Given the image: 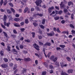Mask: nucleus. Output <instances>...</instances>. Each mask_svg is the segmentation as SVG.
Masks as SVG:
<instances>
[{
	"label": "nucleus",
	"mask_w": 75,
	"mask_h": 75,
	"mask_svg": "<svg viewBox=\"0 0 75 75\" xmlns=\"http://www.w3.org/2000/svg\"><path fill=\"white\" fill-rule=\"evenodd\" d=\"M50 59L52 61H53L54 62V64H55V65L56 66H57V67H59V62H56L57 60L58 59V58L56 57H54V56H52L50 57Z\"/></svg>",
	"instance_id": "obj_1"
},
{
	"label": "nucleus",
	"mask_w": 75,
	"mask_h": 75,
	"mask_svg": "<svg viewBox=\"0 0 75 75\" xmlns=\"http://www.w3.org/2000/svg\"><path fill=\"white\" fill-rule=\"evenodd\" d=\"M36 4L38 6H40V7H41V4L42 3V1L41 0H37L35 2Z\"/></svg>",
	"instance_id": "obj_2"
},
{
	"label": "nucleus",
	"mask_w": 75,
	"mask_h": 75,
	"mask_svg": "<svg viewBox=\"0 0 75 75\" xmlns=\"http://www.w3.org/2000/svg\"><path fill=\"white\" fill-rule=\"evenodd\" d=\"M33 46L37 50H38V51H39V50H40V49H39V46L37 45V44L35 43L33 45Z\"/></svg>",
	"instance_id": "obj_3"
},
{
	"label": "nucleus",
	"mask_w": 75,
	"mask_h": 75,
	"mask_svg": "<svg viewBox=\"0 0 75 75\" xmlns=\"http://www.w3.org/2000/svg\"><path fill=\"white\" fill-rule=\"evenodd\" d=\"M63 11L64 13H66V14L68 16H70V15H71V13H69L68 11V10H67V9H64Z\"/></svg>",
	"instance_id": "obj_4"
},
{
	"label": "nucleus",
	"mask_w": 75,
	"mask_h": 75,
	"mask_svg": "<svg viewBox=\"0 0 75 75\" xmlns=\"http://www.w3.org/2000/svg\"><path fill=\"white\" fill-rule=\"evenodd\" d=\"M37 16H38L40 17H42L43 16V14H42L39 13H37V14H35L34 13L33 14V17H36Z\"/></svg>",
	"instance_id": "obj_5"
},
{
	"label": "nucleus",
	"mask_w": 75,
	"mask_h": 75,
	"mask_svg": "<svg viewBox=\"0 0 75 75\" xmlns=\"http://www.w3.org/2000/svg\"><path fill=\"white\" fill-rule=\"evenodd\" d=\"M4 25L5 26L6 25L7 27H8L10 26V23L8 22L6 23V21L4 22Z\"/></svg>",
	"instance_id": "obj_6"
},
{
	"label": "nucleus",
	"mask_w": 75,
	"mask_h": 75,
	"mask_svg": "<svg viewBox=\"0 0 75 75\" xmlns=\"http://www.w3.org/2000/svg\"><path fill=\"white\" fill-rule=\"evenodd\" d=\"M28 10V8H25L24 10V12L25 13L27 12L28 13H30V11Z\"/></svg>",
	"instance_id": "obj_7"
},
{
	"label": "nucleus",
	"mask_w": 75,
	"mask_h": 75,
	"mask_svg": "<svg viewBox=\"0 0 75 75\" xmlns=\"http://www.w3.org/2000/svg\"><path fill=\"white\" fill-rule=\"evenodd\" d=\"M24 61H26V62H28V61H31V59L30 58H25L24 59Z\"/></svg>",
	"instance_id": "obj_8"
},
{
	"label": "nucleus",
	"mask_w": 75,
	"mask_h": 75,
	"mask_svg": "<svg viewBox=\"0 0 75 75\" xmlns=\"http://www.w3.org/2000/svg\"><path fill=\"white\" fill-rule=\"evenodd\" d=\"M60 7L62 8H64L65 7V5L63 4V2H62L61 4H60Z\"/></svg>",
	"instance_id": "obj_9"
},
{
	"label": "nucleus",
	"mask_w": 75,
	"mask_h": 75,
	"mask_svg": "<svg viewBox=\"0 0 75 75\" xmlns=\"http://www.w3.org/2000/svg\"><path fill=\"white\" fill-rule=\"evenodd\" d=\"M60 64L62 68H63L64 67H67V64H64L62 62H61Z\"/></svg>",
	"instance_id": "obj_10"
},
{
	"label": "nucleus",
	"mask_w": 75,
	"mask_h": 75,
	"mask_svg": "<svg viewBox=\"0 0 75 75\" xmlns=\"http://www.w3.org/2000/svg\"><path fill=\"white\" fill-rule=\"evenodd\" d=\"M47 35H48V36H53V35H54V33H47Z\"/></svg>",
	"instance_id": "obj_11"
},
{
	"label": "nucleus",
	"mask_w": 75,
	"mask_h": 75,
	"mask_svg": "<svg viewBox=\"0 0 75 75\" xmlns=\"http://www.w3.org/2000/svg\"><path fill=\"white\" fill-rule=\"evenodd\" d=\"M14 25L15 27H20V25L19 24L16 23H14Z\"/></svg>",
	"instance_id": "obj_12"
},
{
	"label": "nucleus",
	"mask_w": 75,
	"mask_h": 75,
	"mask_svg": "<svg viewBox=\"0 0 75 75\" xmlns=\"http://www.w3.org/2000/svg\"><path fill=\"white\" fill-rule=\"evenodd\" d=\"M45 45L47 46H50L51 45V44L50 42H47L45 43Z\"/></svg>",
	"instance_id": "obj_13"
},
{
	"label": "nucleus",
	"mask_w": 75,
	"mask_h": 75,
	"mask_svg": "<svg viewBox=\"0 0 75 75\" xmlns=\"http://www.w3.org/2000/svg\"><path fill=\"white\" fill-rule=\"evenodd\" d=\"M12 51H13V52L14 54H16V53H17V52H17V51L15 50V49H12ZM14 52H16V53H14Z\"/></svg>",
	"instance_id": "obj_14"
},
{
	"label": "nucleus",
	"mask_w": 75,
	"mask_h": 75,
	"mask_svg": "<svg viewBox=\"0 0 75 75\" xmlns=\"http://www.w3.org/2000/svg\"><path fill=\"white\" fill-rule=\"evenodd\" d=\"M1 66L2 68H6V67H7V65L4 64L1 65Z\"/></svg>",
	"instance_id": "obj_15"
},
{
	"label": "nucleus",
	"mask_w": 75,
	"mask_h": 75,
	"mask_svg": "<svg viewBox=\"0 0 75 75\" xmlns=\"http://www.w3.org/2000/svg\"><path fill=\"white\" fill-rule=\"evenodd\" d=\"M6 18H7V16L6 15H4V17L3 20L4 21H6Z\"/></svg>",
	"instance_id": "obj_16"
},
{
	"label": "nucleus",
	"mask_w": 75,
	"mask_h": 75,
	"mask_svg": "<svg viewBox=\"0 0 75 75\" xmlns=\"http://www.w3.org/2000/svg\"><path fill=\"white\" fill-rule=\"evenodd\" d=\"M72 72H73V70L71 69L67 71V72L69 73V74L70 73H72Z\"/></svg>",
	"instance_id": "obj_17"
},
{
	"label": "nucleus",
	"mask_w": 75,
	"mask_h": 75,
	"mask_svg": "<svg viewBox=\"0 0 75 75\" xmlns=\"http://www.w3.org/2000/svg\"><path fill=\"white\" fill-rule=\"evenodd\" d=\"M15 59L16 61H22V60H23V59H22L20 58H15Z\"/></svg>",
	"instance_id": "obj_18"
},
{
	"label": "nucleus",
	"mask_w": 75,
	"mask_h": 75,
	"mask_svg": "<svg viewBox=\"0 0 75 75\" xmlns=\"http://www.w3.org/2000/svg\"><path fill=\"white\" fill-rule=\"evenodd\" d=\"M47 74V72L45 71H43L41 75H46Z\"/></svg>",
	"instance_id": "obj_19"
},
{
	"label": "nucleus",
	"mask_w": 75,
	"mask_h": 75,
	"mask_svg": "<svg viewBox=\"0 0 75 75\" xmlns=\"http://www.w3.org/2000/svg\"><path fill=\"white\" fill-rule=\"evenodd\" d=\"M3 33L4 36H5V37H7V34L6 33V32H3Z\"/></svg>",
	"instance_id": "obj_20"
},
{
	"label": "nucleus",
	"mask_w": 75,
	"mask_h": 75,
	"mask_svg": "<svg viewBox=\"0 0 75 75\" xmlns=\"http://www.w3.org/2000/svg\"><path fill=\"white\" fill-rule=\"evenodd\" d=\"M68 4L69 6H71V4H72V5H73V3L72 2H70L68 3Z\"/></svg>",
	"instance_id": "obj_21"
},
{
	"label": "nucleus",
	"mask_w": 75,
	"mask_h": 75,
	"mask_svg": "<svg viewBox=\"0 0 75 75\" xmlns=\"http://www.w3.org/2000/svg\"><path fill=\"white\" fill-rule=\"evenodd\" d=\"M14 20L15 21H20V18H15L14 19Z\"/></svg>",
	"instance_id": "obj_22"
},
{
	"label": "nucleus",
	"mask_w": 75,
	"mask_h": 75,
	"mask_svg": "<svg viewBox=\"0 0 75 75\" xmlns=\"http://www.w3.org/2000/svg\"><path fill=\"white\" fill-rule=\"evenodd\" d=\"M31 34H32V37H33V38H34V37H35V33L32 32V33H31Z\"/></svg>",
	"instance_id": "obj_23"
},
{
	"label": "nucleus",
	"mask_w": 75,
	"mask_h": 75,
	"mask_svg": "<svg viewBox=\"0 0 75 75\" xmlns=\"http://www.w3.org/2000/svg\"><path fill=\"white\" fill-rule=\"evenodd\" d=\"M43 51L45 57L47 58V55H46V54H45V48H43Z\"/></svg>",
	"instance_id": "obj_24"
},
{
	"label": "nucleus",
	"mask_w": 75,
	"mask_h": 75,
	"mask_svg": "<svg viewBox=\"0 0 75 75\" xmlns=\"http://www.w3.org/2000/svg\"><path fill=\"white\" fill-rule=\"evenodd\" d=\"M4 61L6 62H8V59L6 58H4Z\"/></svg>",
	"instance_id": "obj_25"
},
{
	"label": "nucleus",
	"mask_w": 75,
	"mask_h": 75,
	"mask_svg": "<svg viewBox=\"0 0 75 75\" xmlns=\"http://www.w3.org/2000/svg\"><path fill=\"white\" fill-rule=\"evenodd\" d=\"M6 11L8 14H10L11 13V11H10V9H7Z\"/></svg>",
	"instance_id": "obj_26"
},
{
	"label": "nucleus",
	"mask_w": 75,
	"mask_h": 75,
	"mask_svg": "<svg viewBox=\"0 0 75 75\" xmlns=\"http://www.w3.org/2000/svg\"><path fill=\"white\" fill-rule=\"evenodd\" d=\"M63 34H67V35L69 34V32L67 31H64L62 32Z\"/></svg>",
	"instance_id": "obj_27"
},
{
	"label": "nucleus",
	"mask_w": 75,
	"mask_h": 75,
	"mask_svg": "<svg viewBox=\"0 0 75 75\" xmlns=\"http://www.w3.org/2000/svg\"><path fill=\"white\" fill-rule=\"evenodd\" d=\"M7 1L6 0H5L4 1V6H6V5L7 4Z\"/></svg>",
	"instance_id": "obj_28"
},
{
	"label": "nucleus",
	"mask_w": 75,
	"mask_h": 75,
	"mask_svg": "<svg viewBox=\"0 0 75 75\" xmlns=\"http://www.w3.org/2000/svg\"><path fill=\"white\" fill-rule=\"evenodd\" d=\"M10 9L13 12V13H15V10H14V9L13 8H11Z\"/></svg>",
	"instance_id": "obj_29"
},
{
	"label": "nucleus",
	"mask_w": 75,
	"mask_h": 75,
	"mask_svg": "<svg viewBox=\"0 0 75 75\" xmlns=\"http://www.w3.org/2000/svg\"><path fill=\"white\" fill-rule=\"evenodd\" d=\"M59 18V16H57L54 18V19L55 20H58Z\"/></svg>",
	"instance_id": "obj_30"
},
{
	"label": "nucleus",
	"mask_w": 75,
	"mask_h": 75,
	"mask_svg": "<svg viewBox=\"0 0 75 75\" xmlns=\"http://www.w3.org/2000/svg\"><path fill=\"white\" fill-rule=\"evenodd\" d=\"M0 53L1 56H3V54H4V52L1 51L0 52Z\"/></svg>",
	"instance_id": "obj_31"
},
{
	"label": "nucleus",
	"mask_w": 75,
	"mask_h": 75,
	"mask_svg": "<svg viewBox=\"0 0 75 75\" xmlns=\"http://www.w3.org/2000/svg\"><path fill=\"white\" fill-rule=\"evenodd\" d=\"M60 47H61V48H65V45H59Z\"/></svg>",
	"instance_id": "obj_32"
},
{
	"label": "nucleus",
	"mask_w": 75,
	"mask_h": 75,
	"mask_svg": "<svg viewBox=\"0 0 75 75\" xmlns=\"http://www.w3.org/2000/svg\"><path fill=\"white\" fill-rule=\"evenodd\" d=\"M1 26L2 27V28H4V29H6V27H5L4 25H3V24L1 23Z\"/></svg>",
	"instance_id": "obj_33"
},
{
	"label": "nucleus",
	"mask_w": 75,
	"mask_h": 75,
	"mask_svg": "<svg viewBox=\"0 0 75 75\" xmlns=\"http://www.w3.org/2000/svg\"><path fill=\"white\" fill-rule=\"evenodd\" d=\"M25 42H30V40L29 39L25 40Z\"/></svg>",
	"instance_id": "obj_34"
},
{
	"label": "nucleus",
	"mask_w": 75,
	"mask_h": 75,
	"mask_svg": "<svg viewBox=\"0 0 75 75\" xmlns=\"http://www.w3.org/2000/svg\"><path fill=\"white\" fill-rule=\"evenodd\" d=\"M67 59L68 61H71V58H69V57H67L66 58Z\"/></svg>",
	"instance_id": "obj_35"
},
{
	"label": "nucleus",
	"mask_w": 75,
	"mask_h": 75,
	"mask_svg": "<svg viewBox=\"0 0 75 75\" xmlns=\"http://www.w3.org/2000/svg\"><path fill=\"white\" fill-rule=\"evenodd\" d=\"M70 27H71L72 28H75V27L72 24H70Z\"/></svg>",
	"instance_id": "obj_36"
},
{
	"label": "nucleus",
	"mask_w": 75,
	"mask_h": 75,
	"mask_svg": "<svg viewBox=\"0 0 75 75\" xmlns=\"http://www.w3.org/2000/svg\"><path fill=\"white\" fill-rule=\"evenodd\" d=\"M33 25H34L35 27H36V26H37V25H38V24L36 23H33Z\"/></svg>",
	"instance_id": "obj_37"
},
{
	"label": "nucleus",
	"mask_w": 75,
	"mask_h": 75,
	"mask_svg": "<svg viewBox=\"0 0 75 75\" xmlns=\"http://www.w3.org/2000/svg\"><path fill=\"white\" fill-rule=\"evenodd\" d=\"M9 5H10V6H11V7H13L14 5H13V4H12L11 3H9Z\"/></svg>",
	"instance_id": "obj_38"
},
{
	"label": "nucleus",
	"mask_w": 75,
	"mask_h": 75,
	"mask_svg": "<svg viewBox=\"0 0 75 75\" xmlns=\"http://www.w3.org/2000/svg\"><path fill=\"white\" fill-rule=\"evenodd\" d=\"M7 48H8V51H10L11 50H10V46H7Z\"/></svg>",
	"instance_id": "obj_39"
},
{
	"label": "nucleus",
	"mask_w": 75,
	"mask_h": 75,
	"mask_svg": "<svg viewBox=\"0 0 75 75\" xmlns=\"http://www.w3.org/2000/svg\"><path fill=\"white\" fill-rule=\"evenodd\" d=\"M45 20L44 19H43L42 21V24H44L45 23Z\"/></svg>",
	"instance_id": "obj_40"
},
{
	"label": "nucleus",
	"mask_w": 75,
	"mask_h": 75,
	"mask_svg": "<svg viewBox=\"0 0 75 75\" xmlns=\"http://www.w3.org/2000/svg\"><path fill=\"white\" fill-rule=\"evenodd\" d=\"M40 27L41 28H42V29H44V26H43V25H40Z\"/></svg>",
	"instance_id": "obj_41"
},
{
	"label": "nucleus",
	"mask_w": 75,
	"mask_h": 75,
	"mask_svg": "<svg viewBox=\"0 0 75 75\" xmlns=\"http://www.w3.org/2000/svg\"><path fill=\"white\" fill-rule=\"evenodd\" d=\"M17 2H18V3H21V4H24L23 3L22 1H20V0L19 1L18 0H17Z\"/></svg>",
	"instance_id": "obj_42"
},
{
	"label": "nucleus",
	"mask_w": 75,
	"mask_h": 75,
	"mask_svg": "<svg viewBox=\"0 0 75 75\" xmlns=\"http://www.w3.org/2000/svg\"><path fill=\"white\" fill-rule=\"evenodd\" d=\"M25 23H26V24H28V23L29 22L28 21V19H26L25 21Z\"/></svg>",
	"instance_id": "obj_43"
},
{
	"label": "nucleus",
	"mask_w": 75,
	"mask_h": 75,
	"mask_svg": "<svg viewBox=\"0 0 75 75\" xmlns=\"http://www.w3.org/2000/svg\"><path fill=\"white\" fill-rule=\"evenodd\" d=\"M20 48L21 49H23L24 48V46L23 45H21L20 46Z\"/></svg>",
	"instance_id": "obj_44"
},
{
	"label": "nucleus",
	"mask_w": 75,
	"mask_h": 75,
	"mask_svg": "<svg viewBox=\"0 0 75 75\" xmlns=\"http://www.w3.org/2000/svg\"><path fill=\"white\" fill-rule=\"evenodd\" d=\"M20 30L22 31V32H23L24 30H25V29L24 28H21L20 29Z\"/></svg>",
	"instance_id": "obj_45"
},
{
	"label": "nucleus",
	"mask_w": 75,
	"mask_h": 75,
	"mask_svg": "<svg viewBox=\"0 0 75 75\" xmlns=\"http://www.w3.org/2000/svg\"><path fill=\"white\" fill-rule=\"evenodd\" d=\"M13 32L14 34H17V31H16V30L15 29L13 30Z\"/></svg>",
	"instance_id": "obj_46"
},
{
	"label": "nucleus",
	"mask_w": 75,
	"mask_h": 75,
	"mask_svg": "<svg viewBox=\"0 0 75 75\" xmlns=\"http://www.w3.org/2000/svg\"><path fill=\"white\" fill-rule=\"evenodd\" d=\"M44 65L46 67H48V64L47 63L45 62L44 63Z\"/></svg>",
	"instance_id": "obj_47"
},
{
	"label": "nucleus",
	"mask_w": 75,
	"mask_h": 75,
	"mask_svg": "<svg viewBox=\"0 0 75 75\" xmlns=\"http://www.w3.org/2000/svg\"><path fill=\"white\" fill-rule=\"evenodd\" d=\"M25 69H23V71H22V73H23V74H24V73H25Z\"/></svg>",
	"instance_id": "obj_48"
},
{
	"label": "nucleus",
	"mask_w": 75,
	"mask_h": 75,
	"mask_svg": "<svg viewBox=\"0 0 75 75\" xmlns=\"http://www.w3.org/2000/svg\"><path fill=\"white\" fill-rule=\"evenodd\" d=\"M63 13V12L62 11H60L58 13L59 14H61L62 13Z\"/></svg>",
	"instance_id": "obj_49"
},
{
	"label": "nucleus",
	"mask_w": 75,
	"mask_h": 75,
	"mask_svg": "<svg viewBox=\"0 0 75 75\" xmlns=\"http://www.w3.org/2000/svg\"><path fill=\"white\" fill-rule=\"evenodd\" d=\"M71 18L72 20H73L74 19V14H72L71 15Z\"/></svg>",
	"instance_id": "obj_50"
},
{
	"label": "nucleus",
	"mask_w": 75,
	"mask_h": 75,
	"mask_svg": "<svg viewBox=\"0 0 75 75\" xmlns=\"http://www.w3.org/2000/svg\"><path fill=\"white\" fill-rule=\"evenodd\" d=\"M49 68L50 69H52L53 68V66L52 65H50L49 66Z\"/></svg>",
	"instance_id": "obj_51"
},
{
	"label": "nucleus",
	"mask_w": 75,
	"mask_h": 75,
	"mask_svg": "<svg viewBox=\"0 0 75 75\" xmlns=\"http://www.w3.org/2000/svg\"><path fill=\"white\" fill-rule=\"evenodd\" d=\"M71 32L72 33V34H75V31L74 30H72L71 31Z\"/></svg>",
	"instance_id": "obj_52"
},
{
	"label": "nucleus",
	"mask_w": 75,
	"mask_h": 75,
	"mask_svg": "<svg viewBox=\"0 0 75 75\" xmlns=\"http://www.w3.org/2000/svg\"><path fill=\"white\" fill-rule=\"evenodd\" d=\"M49 8L51 10H54V7L53 6H52L50 8Z\"/></svg>",
	"instance_id": "obj_53"
},
{
	"label": "nucleus",
	"mask_w": 75,
	"mask_h": 75,
	"mask_svg": "<svg viewBox=\"0 0 75 75\" xmlns=\"http://www.w3.org/2000/svg\"><path fill=\"white\" fill-rule=\"evenodd\" d=\"M17 65H15L14 66V67H13V69L14 70H15V69H16V68H17Z\"/></svg>",
	"instance_id": "obj_54"
},
{
	"label": "nucleus",
	"mask_w": 75,
	"mask_h": 75,
	"mask_svg": "<svg viewBox=\"0 0 75 75\" xmlns=\"http://www.w3.org/2000/svg\"><path fill=\"white\" fill-rule=\"evenodd\" d=\"M36 8L37 10V11H40V8H39V7H38L37 6L36 7Z\"/></svg>",
	"instance_id": "obj_55"
},
{
	"label": "nucleus",
	"mask_w": 75,
	"mask_h": 75,
	"mask_svg": "<svg viewBox=\"0 0 75 75\" xmlns=\"http://www.w3.org/2000/svg\"><path fill=\"white\" fill-rule=\"evenodd\" d=\"M61 75H65V72H63V71H62Z\"/></svg>",
	"instance_id": "obj_56"
},
{
	"label": "nucleus",
	"mask_w": 75,
	"mask_h": 75,
	"mask_svg": "<svg viewBox=\"0 0 75 75\" xmlns=\"http://www.w3.org/2000/svg\"><path fill=\"white\" fill-rule=\"evenodd\" d=\"M57 31L58 33H61V31L59 30V28H57Z\"/></svg>",
	"instance_id": "obj_57"
},
{
	"label": "nucleus",
	"mask_w": 75,
	"mask_h": 75,
	"mask_svg": "<svg viewBox=\"0 0 75 75\" xmlns=\"http://www.w3.org/2000/svg\"><path fill=\"white\" fill-rule=\"evenodd\" d=\"M3 0H1V2H0V4H1V5H2V4H3Z\"/></svg>",
	"instance_id": "obj_58"
},
{
	"label": "nucleus",
	"mask_w": 75,
	"mask_h": 75,
	"mask_svg": "<svg viewBox=\"0 0 75 75\" xmlns=\"http://www.w3.org/2000/svg\"><path fill=\"white\" fill-rule=\"evenodd\" d=\"M13 64L11 63H10L9 64V65H10V67H13Z\"/></svg>",
	"instance_id": "obj_59"
},
{
	"label": "nucleus",
	"mask_w": 75,
	"mask_h": 75,
	"mask_svg": "<svg viewBox=\"0 0 75 75\" xmlns=\"http://www.w3.org/2000/svg\"><path fill=\"white\" fill-rule=\"evenodd\" d=\"M15 16L16 17H19V16H20V15L18 14H16Z\"/></svg>",
	"instance_id": "obj_60"
},
{
	"label": "nucleus",
	"mask_w": 75,
	"mask_h": 75,
	"mask_svg": "<svg viewBox=\"0 0 75 75\" xmlns=\"http://www.w3.org/2000/svg\"><path fill=\"white\" fill-rule=\"evenodd\" d=\"M39 43L40 45H43V43L39 41Z\"/></svg>",
	"instance_id": "obj_61"
},
{
	"label": "nucleus",
	"mask_w": 75,
	"mask_h": 75,
	"mask_svg": "<svg viewBox=\"0 0 75 75\" xmlns=\"http://www.w3.org/2000/svg\"><path fill=\"white\" fill-rule=\"evenodd\" d=\"M23 53L24 54H27V53H28V52L27 51L24 50L23 51Z\"/></svg>",
	"instance_id": "obj_62"
},
{
	"label": "nucleus",
	"mask_w": 75,
	"mask_h": 75,
	"mask_svg": "<svg viewBox=\"0 0 75 75\" xmlns=\"http://www.w3.org/2000/svg\"><path fill=\"white\" fill-rule=\"evenodd\" d=\"M51 11H52V10H51V9H50L49 8L48 12L49 13H51Z\"/></svg>",
	"instance_id": "obj_63"
},
{
	"label": "nucleus",
	"mask_w": 75,
	"mask_h": 75,
	"mask_svg": "<svg viewBox=\"0 0 75 75\" xmlns=\"http://www.w3.org/2000/svg\"><path fill=\"white\" fill-rule=\"evenodd\" d=\"M0 10L2 12H4L5 11L2 8L0 9Z\"/></svg>",
	"instance_id": "obj_64"
}]
</instances>
